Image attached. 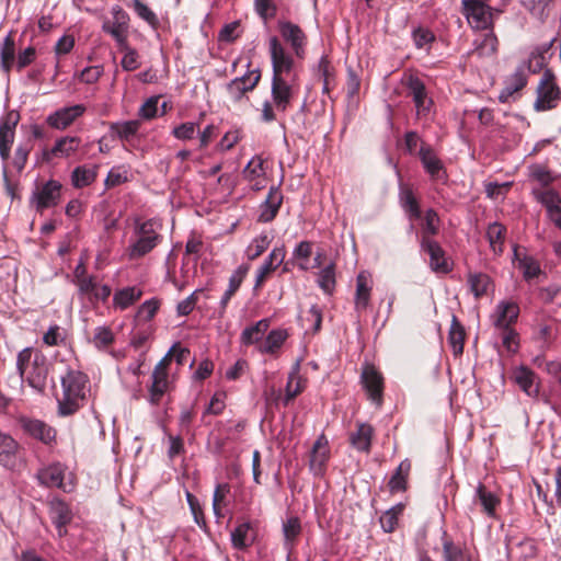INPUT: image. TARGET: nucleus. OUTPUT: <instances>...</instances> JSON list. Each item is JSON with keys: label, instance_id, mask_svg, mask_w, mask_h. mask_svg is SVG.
<instances>
[{"label": "nucleus", "instance_id": "1", "mask_svg": "<svg viewBox=\"0 0 561 561\" xmlns=\"http://www.w3.org/2000/svg\"><path fill=\"white\" fill-rule=\"evenodd\" d=\"M268 53L272 64L271 95L273 103L268 101L263 103L262 121L264 123H272L276 119L274 106L279 112H286L299 92L295 60L277 36L270 38Z\"/></svg>", "mask_w": 561, "mask_h": 561}, {"label": "nucleus", "instance_id": "2", "mask_svg": "<svg viewBox=\"0 0 561 561\" xmlns=\"http://www.w3.org/2000/svg\"><path fill=\"white\" fill-rule=\"evenodd\" d=\"M62 399L58 401V412L62 416L76 413L87 399L90 391V379L87 374L68 369L61 378Z\"/></svg>", "mask_w": 561, "mask_h": 561}, {"label": "nucleus", "instance_id": "3", "mask_svg": "<svg viewBox=\"0 0 561 561\" xmlns=\"http://www.w3.org/2000/svg\"><path fill=\"white\" fill-rule=\"evenodd\" d=\"M16 369L32 388L42 391L46 387L49 363L45 354L33 347H25L16 356Z\"/></svg>", "mask_w": 561, "mask_h": 561}, {"label": "nucleus", "instance_id": "4", "mask_svg": "<svg viewBox=\"0 0 561 561\" xmlns=\"http://www.w3.org/2000/svg\"><path fill=\"white\" fill-rule=\"evenodd\" d=\"M137 240L127 249L130 260H138L150 253L161 241L162 236L154 229V222L147 220L136 227Z\"/></svg>", "mask_w": 561, "mask_h": 561}, {"label": "nucleus", "instance_id": "5", "mask_svg": "<svg viewBox=\"0 0 561 561\" xmlns=\"http://www.w3.org/2000/svg\"><path fill=\"white\" fill-rule=\"evenodd\" d=\"M537 98L534 103V108L537 112H546L558 106V102L561 96V90L556 82V76L550 70H545L537 90Z\"/></svg>", "mask_w": 561, "mask_h": 561}, {"label": "nucleus", "instance_id": "6", "mask_svg": "<svg viewBox=\"0 0 561 561\" xmlns=\"http://www.w3.org/2000/svg\"><path fill=\"white\" fill-rule=\"evenodd\" d=\"M111 13L113 19L105 20L102 24V30L115 39L118 48H126L128 43L129 15L119 5H114Z\"/></svg>", "mask_w": 561, "mask_h": 561}, {"label": "nucleus", "instance_id": "7", "mask_svg": "<svg viewBox=\"0 0 561 561\" xmlns=\"http://www.w3.org/2000/svg\"><path fill=\"white\" fill-rule=\"evenodd\" d=\"M61 188V183L56 180L37 185L31 196V203L36 211L43 213L47 208L57 206L60 202Z\"/></svg>", "mask_w": 561, "mask_h": 561}, {"label": "nucleus", "instance_id": "8", "mask_svg": "<svg viewBox=\"0 0 561 561\" xmlns=\"http://www.w3.org/2000/svg\"><path fill=\"white\" fill-rule=\"evenodd\" d=\"M461 12L477 30H488L493 25L491 8L484 0H462Z\"/></svg>", "mask_w": 561, "mask_h": 561}, {"label": "nucleus", "instance_id": "9", "mask_svg": "<svg viewBox=\"0 0 561 561\" xmlns=\"http://www.w3.org/2000/svg\"><path fill=\"white\" fill-rule=\"evenodd\" d=\"M19 424L26 435L46 446H53L57 443L56 428L42 420L22 416L19 419Z\"/></svg>", "mask_w": 561, "mask_h": 561}, {"label": "nucleus", "instance_id": "10", "mask_svg": "<svg viewBox=\"0 0 561 561\" xmlns=\"http://www.w3.org/2000/svg\"><path fill=\"white\" fill-rule=\"evenodd\" d=\"M261 80V71L259 69L250 70L242 77L234 78L227 84V93L233 103L243 100L248 92L253 91Z\"/></svg>", "mask_w": 561, "mask_h": 561}, {"label": "nucleus", "instance_id": "11", "mask_svg": "<svg viewBox=\"0 0 561 561\" xmlns=\"http://www.w3.org/2000/svg\"><path fill=\"white\" fill-rule=\"evenodd\" d=\"M87 111L85 105L75 104L71 106H65L50 113L45 122L46 124L57 130H65L70 127L79 117H81Z\"/></svg>", "mask_w": 561, "mask_h": 561}, {"label": "nucleus", "instance_id": "12", "mask_svg": "<svg viewBox=\"0 0 561 561\" xmlns=\"http://www.w3.org/2000/svg\"><path fill=\"white\" fill-rule=\"evenodd\" d=\"M405 85L409 90V95L412 98L416 114L419 117L428 115L433 101L428 96L424 82L416 76H409Z\"/></svg>", "mask_w": 561, "mask_h": 561}, {"label": "nucleus", "instance_id": "13", "mask_svg": "<svg viewBox=\"0 0 561 561\" xmlns=\"http://www.w3.org/2000/svg\"><path fill=\"white\" fill-rule=\"evenodd\" d=\"M360 382L367 392L368 399L377 405H381L383 396V377L374 365H365L360 376Z\"/></svg>", "mask_w": 561, "mask_h": 561}, {"label": "nucleus", "instance_id": "14", "mask_svg": "<svg viewBox=\"0 0 561 561\" xmlns=\"http://www.w3.org/2000/svg\"><path fill=\"white\" fill-rule=\"evenodd\" d=\"M278 28L282 37L286 41L298 58H304L307 36L299 25L289 21H279Z\"/></svg>", "mask_w": 561, "mask_h": 561}, {"label": "nucleus", "instance_id": "15", "mask_svg": "<svg viewBox=\"0 0 561 561\" xmlns=\"http://www.w3.org/2000/svg\"><path fill=\"white\" fill-rule=\"evenodd\" d=\"M421 249L430 256V267L435 273L448 274L451 272V265L446 257V252L435 240H425L420 242Z\"/></svg>", "mask_w": 561, "mask_h": 561}, {"label": "nucleus", "instance_id": "16", "mask_svg": "<svg viewBox=\"0 0 561 561\" xmlns=\"http://www.w3.org/2000/svg\"><path fill=\"white\" fill-rule=\"evenodd\" d=\"M419 158L422 162L425 172L431 176V179H447V173L442 160L437 157L434 149L430 145L425 142L421 144L419 150Z\"/></svg>", "mask_w": 561, "mask_h": 561}, {"label": "nucleus", "instance_id": "17", "mask_svg": "<svg viewBox=\"0 0 561 561\" xmlns=\"http://www.w3.org/2000/svg\"><path fill=\"white\" fill-rule=\"evenodd\" d=\"M329 459V443L325 436L322 434L314 442L310 453L309 468L311 472L317 477L323 476L327 470V463Z\"/></svg>", "mask_w": 561, "mask_h": 561}, {"label": "nucleus", "instance_id": "18", "mask_svg": "<svg viewBox=\"0 0 561 561\" xmlns=\"http://www.w3.org/2000/svg\"><path fill=\"white\" fill-rule=\"evenodd\" d=\"M286 256L285 245L275 247L256 272L254 289L262 288Z\"/></svg>", "mask_w": 561, "mask_h": 561}, {"label": "nucleus", "instance_id": "19", "mask_svg": "<svg viewBox=\"0 0 561 561\" xmlns=\"http://www.w3.org/2000/svg\"><path fill=\"white\" fill-rule=\"evenodd\" d=\"M81 145V139L77 136H64L56 140L55 145L49 150L43 152L46 161L53 158H69L71 157Z\"/></svg>", "mask_w": 561, "mask_h": 561}, {"label": "nucleus", "instance_id": "20", "mask_svg": "<svg viewBox=\"0 0 561 561\" xmlns=\"http://www.w3.org/2000/svg\"><path fill=\"white\" fill-rule=\"evenodd\" d=\"M283 193L279 186H271L265 201L260 206V222H271L275 219L283 204Z\"/></svg>", "mask_w": 561, "mask_h": 561}, {"label": "nucleus", "instance_id": "21", "mask_svg": "<svg viewBox=\"0 0 561 561\" xmlns=\"http://www.w3.org/2000/svg\"><path fill=\"white\" fill-rule=\"evenodd\" d=\"M20 444L8 433H0V466L13 470L18 465Z\"/></svg>", "mask_w": 561, "mask_h": 561}, {"label": "nucleus", "instance_id": "22", "mask_svg": "<svg viewBox=\"0 0 561 561\" xmlns=\"http://www.w3.org/2000/svg\"><path fill=\"white\" fill-rule=\"evenodd\" d=\"M66 467L60 462H54L37 472V480L41 485L46 488H58L64 486Z\"/></svg>", "mask_w": 561, "mask_h": 561}, {"label": "nucleus", "instance_id": "23", "mask_svg": "<svg viewBox=\"0 0 561 561\" xmlns=\"http://www.w3.org/2000/svg\"><path fill=\"white\" fill-rule=\"evenodd\" d=\"M375 434L374 427L368 423H357L356 431L350 434V444L360 453H370L371 440Z\"/></svg>", "mask_w": 561, "mask_h": 561}, {"label": "nucleus", "instance_id": "24", "mask_svg": "<svg viewBox=\"0 0 561 561\" xmlns=\"http://www.w3.org/2000/svg\"><path fill=\"white\" fill-rule=\"evenodd\" d=\"M519 314V307L512 301H501L496 306V311L493 316V323L497 329L512 328L511 325L517 320Z\"/></svg>", "mask_w": 561, "mask_h": 561}, {"label": "nucleus", "instance_id": "25", "mask_svg": "<svg viewBox=\"0 0 561 561\" xmlns=\"http://www.w3.org/2000/svg\"><path fill=\"white\" fill-rule=\"evenodd\" d=\"M474 500L481 505L482 512L491 517H496V508L501 504V499L486 489L483 483H479L476 488V496Z\"/></svg>", "mask_w": 561, "mask_h": 561}, {"label": "nucleus", "instance_id": "26", "mask_svg": "<svg viewBox=\"0 0 561 561\" xmlns=\"http://www.w3.org/2000/svg\"><path fill=\"white\" fill-rule=\"evenodd\" d=\"M144 295L138 286H128L117 289L113 296V306L115 309L125 310L136 304Z\"/></svg>", "mask_w": 561, "mask_h": 561}, {"label": "nucleus", "instance_id": "27", "mask_svg": "<svg viewBox=\"0 0 561 561\" xmlns=\"http://www.w3.org/2000/svg\"><path fill=\"white\" fill-rule=\"evenodd\" d=\"M531 193L535 199L547 209L550 218L561 210V196L556 190L535 188Z\"/></svg>", "mask_w": 561, "mask_h": 561}, {"label": "nucleus", "instance_id": "28", "mask_svg": "<svg viewBox=\"0 0 561 561\" xmlns=\"http://www.w3.org/2000/svg\"><path fill=\"white\" fill-rule=\"evenodd\" d=\"M371 286L369 276L360 272L356 277L355 310L364 311L369 306Z\"/></svg>", "mask_w": 561, "mask_h": 561}, {"label": "nucleus", "instance_id": "29", "mask_svg": "<svg viewBox=\"0 0 561 561\" xmlns=\"http://www.w3.org/2000/svg\"><path fill=\"white\" fill-rule=\"evenodd\" d=\"M151 386L149 388V401L151 404H159L162 397L170 390L169 373L152 371Z\"/></svg>", "mask_w": 561, "mask_h": 561}, {"label": "nucleus", "instance_id": "30", "mask_svg": "<svg viewBox=\"0 0 561 561\" xmlns=\"http://www.w3.org/2000/svg\"><path fill=\"white\" fill-rule=\"evenodd\" d=\"M443 561H472L471 554L460 545L455 543L446 534L442 538Z\"/></svg>", "mask_w": 561, "mask_h": 561}, {"label": "nucleus", "instance_id": "31", "mask_svg": "<svg viewBox=\"0 0 561 561\" xmlns=\"http://www.w3.org/2000/svg\"><path fill=\"white\" fill-rule=\"evenodd\" d=\"M399 198L402 209L411 221L417 220L422 217L420 203L415 197L412 188L408 186L402 187Z\"/></svg>", "mask_w": 561, "mask_h": 561}, {"label": "nucleus", "instance_id": "32", "mask_svg": "<svg viewBox=\"0 0 561 561\" xmlns=\"http://www.w3.org/2000/svg\"><path fill=\"white\" fill-rule=\"evenodd\" d=\"M255 531L251 523H242L231 533L233 548L244 550L254 541Z\"/></svg>", "mask_w": 561, "mask_h": 561}, {"label": "nucleus", "instance_id": "33", "mask_svg": "<svg viewBox=\"0 0 561 561\" xmlns=\"http://www.w3.org/2000/svg\"><path fill=\"white\" fill-rule=\"evenodd\" d=\"M514 262H517V267L522 271L526 280L537 277L541 273V268L537 260L526 254L519 253L518 247H514Z\"/></svg>", "mask_w": 561, "mask_h": 561}, {"label": "nucleus", "instance_id": "34", "mask_svg": "<svg viewBox=\"0 0 561 561\" xmlns=\"http://www.w3.org/2000/svg\"><path fill=\"white\" fill-rule=\"evenodd\" d=\"M411 467V461L409 459H404L400 462L388 482V488L391 493L403 492L407 490Z\"/></svg>", "mask_w": 561, "mask_h": 561}, {"label": "nucleus", "instance_id": "35", "mask_svg": "<svg viewBox=\"0 0 561 561\" xmlns=\"http://www.w3.org/2000/svg\"><path fill=\"white\" fill-rule=\"evenodd\" d=\"M515 382L529 397H536L539 393L538 385H536V374L527 367L518 368L514 374Z\"/></svg>", "mask_w": 561, "mask_h": 561}, {"label": "nucleus", "instance_id": "36", "mask_svg": "<svg viewBox=\"0 0 561 561\" xmlns=\"http://www.w3.org/2000/svg\"><path fill=\"white\" fill-rule=\"evenodd\" d=\"M466 340V331L456 316H453L451 327L448 334V343L451 346L453 354L457 357L462 355Z\"/></svg>", "mask_w": 561, "mask_h": 561}, {"label": "nucleus", "instance_id": "37", "mask_svg": "<svg viewBox=\"0 0 561 561\" xmlns=\"http://www.w3.org/2000/svg\"><path fill=\"white\" fill-rule=\"evenodd\" d=\"M506 237V228L500 222H492L486 230V239L490 248L495 255H501L504 251V241Z\"/></svg>", "mask_w": 561, "mask_h": 561}, {"label": "nucleus", "instance_id": "38", "mask_svg": "<svg viewBox=\"0 0 561 561\" xmlns=\"http://www.w3.org/2000/svg\"><path fill=\"white\" fill-rule=\"evenodd\" d=\"M271 325L270 319H262L251 327H247L241 335L240 341L243 345H252L260 342Z\"/></svg>", "mask_w": 561, "mask_h": 561}, {"label": "nucleus", "instance_id": "39", "mask_svg": "<svg viewBox=\"0 0 561 561\" xmlns=\"http://www.w3.org/2000/svg\"><path fill=\"white\" fill-rule=\"evenodd\" d=\"M439 217L435 209L430 208L425 211L424 220L421 226V240H434V237L439 232Z\"/></svg>", "mask_w": 561, "mask_h": 561}, {"label": "nucleus", "instance_id": "40", "mask_svg": "<svg viewBox=\"0 0 561 561\" xmlns=\"http://www.w3.org/2000/svg\"><path fill=\"white\" fill-rule=\"evenodd\" d=\"M98 176V167L79 165L71 173V183L76 188L91 185Z\"/></svg>", "mask_w": 561, "mask_h": 561}, {"label": "nucleus", "instance_id": "41", "mask_svg": "<svg viewBox=\"0 0 561 561\" xmlns=\"http://www.w3.org/2000/svg\"><path fill=\"white\" fill-rule=\"evenodd\" d=\"M527 170L528 178L531 181L539 183L542 187H548L556 181V176L546 164L533 163L527 168Z\"/></svg>", "mask_w": 561, "mask_h": 561}, {"label": "nucleus", "instance_id": "42", "mask_svg": "<svg viewBox=\"0 0 561 561\" xmlns=\"http://www.w3.org/2000/svg\"><path fill=\"white\" fill-rule=\"evenodd\" d=\"M319 75L323 81L322 92L330 95L335 87V69L327 56H322L318 65Z\"/></svg>", "mask_w": 561, "mask_h": 561}, {"label": "nucleus", "instance_id": "43", "mask_svg": "<svg viewBox=\"0 0 561 561\" xmlns=\"http://www.w3.org/2000/svg\"><path fill=\"white\" fill-rule=\"evenodd\" d=\"M287 337V330L274 329L267 334L264 344L260 347V351L262 353L275 354L285 343Z\"/></svg>", "mask_w": 561, "mask_h": 561}, {"label": "nucleus", "instance_id": "44", "mask_svg": "<svg viewBox=\"0 0 561 561\" xmlns=\"http://www.w3.org/2000/svg\"><path fill=\"white\" fill-rule=\"evenodd\" d=\"M0 60L2 69L9 73L15 62V43L12 34H9L2 43Z\"/></svg>", "mask_w": 561, "mask_h": 561}, {"label": "nucleus", "instance_id": "45", "mask_svg": "<svg viewBox=\"0 0 561 561\" xmlns=\"http://www.w3.org/2000/svg\"><path fill=\"white\" fill-rule=\"evenodd\" d=\"M306 382L307 380L299 376L297 369L289 374L286 385L284 405H288L298 394L304 391Z\"/></svg>", "mask_w": 561, "mask_h": 561}, {"label": "nucleus", "instance_id": "46", "mask_svg": "<svg viewBox=\"0 0 561 561\" xmlns=\"http://www.w3.org/2000/svg\"><path fill=\"white\" fill-rule=\"evenodd\" d=\"M468 284L474 297L481 298L488 294L492 282L491 278L484 273H470L468 275Z\"/></svg>", "mask_w": 561, "mask_h": 561}, {"label": "nucleus", "instance_id": "47", "mask_svg": "<svg viewBox=\"0 0 561 561\" xmlns=\"http://www.w3.org/2000/svg\"><path fill=\"white\" fill-rule=\"evenodd\" d=\"M272 237L267 233H261L255 237L252 242L248 245L245 254L250 261H254L260 257L270 247Z\"/></svg>", "mask_w": 561, "mask_h": 561}, {"label": "nucleus", "instance_id": "48", "mask_svg": "<svg viewBox=\"0 0 561 561\" xmlns=\"http://www.w3.org/2000/svg\"><path fill=\"white\" fill-rule=\"evenodd\" d=\"M50 513L55 526H67L72 519V513L69 506L62 501L54 502Z\"/></svg>", "mask_w": 561, "mask_h": 561}, {"label": "nucleus", "instance_id": "49", "mask_svg": "<svg viewBox=\"0 0 561 561\" xmlns=\"http://www.w3.org/2000/svg\"><path fill=\"white\" fill-rule=\"evenodd\" d=\"M265 161L260 156L253 157L243 170L244 179L249 182L257 179H264L266 174Z\"/></svg>", "mask_w": 561, "mask_h": 561}, {"label": "nucleus", "instance_id": "50", "mask_svg": "<svg viewBox=\"0 0 561 561\" xmlns=\"http://www.w3.org/2000/svg\"><path fill=\"white\" fill-rule=\"evenodd\" d=\"M335 266L333 263L322 268L319 273L318 285L328 295H332L335 289Z\"/></svg>", "mask_w": 561, "mask_h": 561}, {"label": "nucleus", "instance_id": "51", "mask_svg": "<svg viewBox=\"0 0 561 561\" xmlns=\"http://www.w3.org/2000/svg\"><path fill=\"white\" fill-rule=\"evenodd\" d=\"M133 9L137 16L147 22L153 30L160 27V21L157 14L140 0H133Z\"/></svg>", "mask_w": 561, "mask_h": 561}, {"label": "nucleus", "instance_id": "52", "mask_svg": "<svg viewBox=\"0 0 561 561\" xmlns=\"http://www.w3.org/2000/svg\"><path fill=\"white\" fill-rule=\"evenodd\" d=\"M230 493V485L228 483H219L213 496V510L218 518L224 517L222 508L227 505L226 497Z\"/></svg>", "mask_w": 561, "mask_h": 561}, {"label": "nucleus", "instance_id": "53", "mask_svg": "<svg viewBox=\"0 0 561 561\" xmlns=\"http://www.w3.org/2000/svg\"><path fill=\"white\" fill-rule=\"evenodd\" d=\"M139 127L140 123L138 121H128L124 123H113L111 130L116 133L121 140H129L137 134Z\"/></svg>", "mask_w": 561, "mask_h": 561}, {"label": "nucleus", "instance_id": "54", "mask_svg": "<svg viewBox=\"0 0 561 561\" xmlns=\"http://www.w3.org/2000/svg\"><path fill=\"white\" fill-rule=\"evenodd\" d=\"M160 306L161 300L158 298L146 300L139 306L136 318L140 321L149 322L156 317Z\"/></svg>", "mask_w": 561, "mask_h": 561}, {"label": "nucleus", "instance_id": "55", "mask_svg": "<svg viewBox=\"0 0 561 561\" xmlns=\"http://www.w3.org/2000/svg\"><path fill=\"white\" fill-rule=\"evenodd\" d=\"M404 506L402 504H398L380 516V525L386 533L394 531L398 525V517L402 514Z\"/></svg>", "mask_w": 561, "mask_h": 561}, {"label": "nucleus", "instance_id": "56", "mask_svg": "<svg viewBox=\"0 0 561 561\" xmlns=\"http://www.w3.org/2000/svg\"><path fill=\"white\" fill-rule=\"evenodd\" d=\"M34 145L31 139L20 144L15 149L12 164L18 170V172H22L27 162V158L30 152L33 150Z\"/></svg>", "mask_w": 561, "mask_h": 561}, {"label": "nucleus", "instance_id": "57", "mask_svg": "<svg viewBox=\"0 0 561 561\" xmlns=\"http://www.w3.org/2000/svg\"><path fill=\"white\" fill-rule=\"evenodd\" d=\"M13 140L14 130H11L7 125H0V157L4 161L10 158Z\"/></svg>", "mask_w": 561, "mask_h": 561}, {"label": "nucleus", "instance_id": "58", "mask_svg": "<svg viewBox=\"0 0 561 561\" xmlns=\"http://www.w3.org/2000/svg\"><path fill=\"white\" fill-rule=\"evenodd\" d=\"M499 41L493 33L484 34L480 44L477 45L474 54L478 56H491L497 50Z\"/></svg>", "mask_w": 561, "mask_h": 561}, {"label": "nucleus", "instance_id": "59", "mask_svg": "<svg viewBox=\"0 0 561 561\" xmlns=\"http://www.w3.org/2000/svg\"><path fill=\"white\" fill-rule=\"evenodd\" d=\"M285 541L294 545L301 533V524L298 517H289L283 525Z\"/></svg>", "mask_w": 561, "mask_h": 561}, {"label": "nucleus", "instance_id": "60", "mask_svg": "<svg viewBox=\"0 0 561 561\" xmlns=\"http://www.w3.org/2000/svg\"><path fill=\"white\" fill-rule=\"evenodd\" d=\"M128 181V171L125 167H114L110 170L106 179H105V186L106 188H113L121 184H124Z\"/></svg>", "mask_w": 561, "mask_h": 561}, {"label": "nucleus", "instance_id": "61", "mask_svg": "<svg viewBox=\"0 0 561 561\" xmlns=\"http://www.w3.org/2000/svg\"><path fill=\"white\" fill-rule=\"evenodd\" d=\"M311 255H312V242H310V241L299 242L293 251V257L296 260L302 261L298 264V267L301 271L308 270L307 261L310 259Z\"/></svg>", "mask_w": 561, "mask_h": 561}, {"label": "nucleus", "instance_id": "62", "mask_svg": "<svg viewBox=\"0 0 561 561\" xmlns=\"http://www.w3.org/2000/svg\"><path fill=\"white\" fill-rule=\"evenodd\" d=\"M121 51L124 53V57L121 61L122 68L125 71H134L139 67V55L135 48H131L129 46V43H127L126 48H118Z\"/></svg>", "mask_w": 561, "mask_h": 561}, {"label": "nucleus", "instance_id": "63", "mask_svg": "<svg viewBox=\"0 0 561 561\" xmlns=\"http://www.w3.org/2000/svg\"><path fill=\"white\" fill-rule=\"evenodd\" d=\"M199 125L193 122H186L174 127L172 135L179 140H191L194 138Z\"/></svg>", "mask_w": 561, "mask_h": 561}, {"label": "nucleus", "instance_id": "64", "mask_svg": "<svg viewBox=\"0 0 561 561\" xmlns=\"http://www.w3.org/2000/svg\"><path fill=\"white\" fill-rule=\"evenodd\" d=\"M254 8L256 13L264 21L273 19L277 12V7L273 0H254Z\"/></svg>", "mask_w": 561, "mask_h": 561}]
</instances>
